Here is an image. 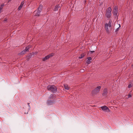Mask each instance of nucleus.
Listing matches in <instances>:
<instances>
[{
  "label": "nucleus",
  "instance_id": "obj_24",
  "mask_svg": "<svg viewBox=\"0 0 133 133\" xmlns=\"http://www.w3.org/2000/svg\"><path fill=\"white\" fill-rule=\"evenodd\" d=\"M132 86V85L131 84H129L128 86V88H131Z\"/></svg>",
  "mask_w": 133,
  "mask_h": 133
},
{
  "label": "nucleus",
  "instance_id": "obj_8",
  "mask_svg": "<svg viewBox=\"0 0 133 133\" xmlns=\"http://www.w3.org/2000/svg\"><path fill=\"white\" fill-rule=\"evenodd\" d=\"M108 24L106 23V24H105V28L108 34H109V30L108 28Z\"/></svg>",
  "mask_w": 133,
  "mask_h": 133
},
{
  "label": "nucleus",
  "instance_id": "obj_6",
  "mask_svg": "<svg viewBox=\"0 0 133 133\" xmlns=\"http://www.w3.org/2000/svg\"><path fill=\"white\" fill-rule=\"evenodd\" d=\"M118 12V7L117 6H115L114 8L113 14L115 15H117Z\"/></svg>",
  "mask_w": 133,
  "mask_h": 133
},
{
  "label": "nucleus",
  "instance_id": "obj_25",
  "mask_svg": "<svg viewBox=\"0 0 133 133\" xmlns=\"http://www.w3.org/2000/svg\"><path fill=\"white\" fill-rule=\"evenodd\" d=\"M131 94H129L128 95V97H131Z\"/></svg>",
  "mask_w": 133,
  "mask_h": 133
},
{
  "label": "nucleus",
  "instance_id": "obj_15",
  "mask_svg": "<svg viewBox=\"0 0 133 133\" xmlns=\"http://www.w3.org/2000/svg\"><path fill=\"white\" fill-rule=\"evenodd\" d=\"M64 86L65 89L67 90H69V87L67 84H64Z\"/></svg>",
  "mask_w": 133,
  "mask_h": 133
},
{
  "label": "nucleus",
  "instance_id": "obj_26",
  "mask_svg": "<svg viewBox=\"0 0 133 133\" xmlns=\"http://www.w3.org/2000/svg\"><path fill=\"white\" fill-rule=\"evenodd\" d=\"M84 71V70H80V72H83Z\"/></svg>",
  "mask_w": 133,
  "mask_h": 133
},
{
  "label": "nucleus",
  "instance_id": "obj_1",
  "mask_svg": "<svg viewBox=\"0 0 133 133\" xmlns=\"http://www.w3.org/2000/svg\"><path fill=\"white\" fill-rule=\"evenodd\" d=\"M111 11L112 9L110 7L108 8L106 10L105 16L107 18H110L111 15Z\"/></svg>",
  "mask_w": 133,
  "mask_h": 133
},
{
  "label": "nucleus",
  "instance_id": "obj_22",
  "mask_svg": "<svg viewBox=\"0 0 133 133\" xmlns=\"http://www.w3.org/2000/svg\"><path fill=\"white\" fill-rule=\"evenodd\" d=\"M53 96H54L52 94H51L50 95V96L49 97V98H53Z\"/></svg>",
  "mask_w": 133,
  "mask_h": 133
},
{
  "label": "nucleus",
  "instance_id": "obj_29",
  "mask_svg": "<svg viewBox=\"0 0 133 133\" xmlns=\"http://www.w3.org/2000/svg\"><path fill=\"white\" fill-rule=\"evenodd\" d=\"M29 103H28V105H29V106H29Z\"/></svg>",
  "mask_w": 133,
  "mask_h": 133
},
{
  "label": "nucleus",
  "instance_id": "obj_14",
  "mask_svg": "<svg viewBox=\"0 0 133 133\" xmlns=\"http://www.w3.org/2000/svg\"><path fill=\"white\" fill-rule=\"evenodd\" d=\"M31 47V46H28L25 47V49L24 50L25 52L28 51L29 49Z\"/></svg>",
  "mask_w": 133,
  "mask_h": 133
},
{
  "label": "nucleus",
  "instance_id": "obj_11",
  "mask_svg": "<svg viewBox=\"0 0 133 133\" xmlns=\"http://www.w3.org/2000/svg\"><path fill=\"white\" fill-rule=\"evenodd\" d=\"M107 89H104L103 92L102 94V95L103 96H105L107 95Z\"/></svg>",
  "mask_w": 133,
  "mask_h": 133
},
{
  "label": "nucleus",
  "instance_id": "obj_23",
  "mask_svg": "<svg viewBox=\"0 0 133 133\" xmlns=\"http://www.w3.org/2000/svg\"><path fill=\"white\" fill-rule=\"evenodd\" d=\"M119 27L118 28H117L115 30L116 32H117V31H118L119 30V28L120 27V25L119 24Z\"/></svg>",
  "mask_w": 133,
  "mask_h": 133
},
{
  "label": "nucleus",
  "instance_id": "obj_31",
  "mask_svg": "<svg viewBox=\"0 0 133 133\" xmlns=\"http://www.w3.org/2000/svg\"><path fill=\"white\" fill-rule=\"evenodd\" d=\"M11 0H9V1H11Z\"/></svg>",
  "mask_w": 133,
  "mask_h": 133
},
{
  "label": "nucleus",
  "instance_id": "obj_7",
  "mask_svg": "<svg viewBox=\"0 0 133 133\" xmlns=\"http://www.w3.org/2000/svg\"><path fill=\"white\" fill-rule=\"evenodd\" d=\"M86 63L88 64H89L90 63L92 60V58L90 57H88L87 58Z\"/></svg>",
  "mask_w": 133,
  "mask_h": 133
},
{
  "label": "nucleus",
  "instance_id": "obj_16",
  "mask_svg": "<svg viewBox=\"0 0 133 133\" xmlns=\"http://www.w3.org/2000/svg\"><path fill=\"white\" fill-rule=\"evenodd\" d=\"M53 103L52 101L50 100L48 101L47 102V104L49 105H52Z\"/></svg>",
  "mask_w": 133,
  "mask_h": 133
},
{
  "label": "nucleus",
  "instance_id": "obj_4",
  "mask_svg": "<svg viewBox=\"0 0 133 133\" xmlns=\"http://www.w3.org/2000/svg\"><path fill=\"white\" fill-rule=\"evenodd\" d=\"M54 55V54L52 53L50 54L47 56H46L45 57H43L42 58V60L43 61H45L47 59L51 57L52 56Z\"/></svg>",
  "mask_w": 133,
  "mask_h": 133
},
{
  "label": "nucleus",
  "instance_id": "obj_9",
  "mask_svg": "<svg viewBox=\"0 0 133 133\" xmlns=\"http://www.w3.org/2000/svg\"><path fill=\"white\" fill-rule=\"evenodd\" d=\"M42 8H43L42 5H40L39 6V7L38 8L37 11H39V12H41L42 10Z\"/></svg>",
  "mask_w": 133,
  "mask_h": 133
},
{
  "label": "nucleus",
  "instance_id": "obj_19",
  "mask_svg": "<svg viewBox=\"0 0 133 133\" xmlns=\"http://www.w3.org/2000/svg\"><path fill=\"white\" fill-rule=\"evenodd\" d=\"M108 26L109 27H111V21H109L108 24Z\"/></svg>",
  "mask_w": 133,
  "mask_h": 133
},
{
  "label": "nucleus",
  "instance_id": "obj_21",
  "mask_svg": "<svg viewBox=\"0 0 133 133\" xmlns=\"http://www.w3.org/2000/svg\"><path fill=\"white\" fill-rule=\"evenodd\" d=\"M4 5H1L0 6V12H1L2 10V9L3 6H4Z\"/></svg>",
  "mask_w": 133,
  "mask_h": 133
},
{
  "label": "nucleus",
  "instance_id": "obj_32",
  "mask_svg": "<svg viewBox=\"0 0 133 133\" xmlns=\"http://www.w3.org/2000/svg\"><path fill=\"white\" fill-rule=\"evenodd\" d=\"M132 66H133V64H132Z\"/></svg>",
  "mask_w": 133,
  "mask_h": 133
},
{
  "label": "nucleus",
  "instance_id": "obj_17",
  "mask_svg": "<svg viewBox=\"0 0 133 133\" xmlns=\"http://www.w3.org/2000/svg\"><path fill=\"white\" fill-rule=\"evenodd\" d=\"M40 12H39V11H37V12H36V13L35 14V16H39L40 15Z\"/></svg>",
  "mask_w": 133,
  "mask_h": 133
},
{
  "label": "nucleus",
  "instance_id": "obj_3",
  "mask_svg": "<svg viewBox=\"0 0 133 133\" xmlns=\"http://www.w3.org/2000/svg\"><path fill=\"white\" fill-rule=\"evenodd\" d=\"M101 88V87L99 86L96 87L95 89L93 90L92 91V94L93 95H96L99 92L100 89Z\"/></svg>",
  "mask_w": 133,
  "mask_h": 133
},
{
  "label": "nucleus",
  "instance_id": "obj_28",
  "mask_svg": "<svg viewBox=\"0 0 133 133\" xmlns=\"http://www.w3.org/2000/svg\"><path fill=\"white\" fill-rule=\"evenodd\" d=\"M95 52V51H90V52H91H91Z\"/></svg>",
  "mask_w": 133,
  "mask_h": 133
},
{
  "label": "nucleus",
  "instance_id": "obj_2",
  "mask_svg": "<svg viewBox=\"0 0 133 133\" xmlns=\"http://www.w3.org/2000/svg\"><path fill=\"white\" fill-rule=\"evenodd\" d=\"M48 90L50 91L53 93H55L56 92L57 88L56 86L54 85H49L47 87Z\"/></svg>",
  "mask_w": 133,
  "mask_h": 133
},
{
  "label": "nucleus",
  "instance_id": "obj_18",
  "mask_svg": "<svg viewBox=\"0 0 133 133\" xmlns=\"http://www.w3.org/2000/svg\"><path fill=\"white\" fill-rule=\"evenodd\" d=\"M84 53H83L81 54L80 56L78 57L79 59H81L83 58L84 56Z\"/></svg>",
  "mask_w": 133,
  "mask_h": 133
},
{
  "label": "nucleus",
  "instance_id": "obj_20",
  "mask_svg": "<svg viewBox=\"0 0 133 133\" xmlns=\"http://www.w3.org/2000/svg\"><path fill=\"white\" fill-rule=\"evenodd\" d=\"M25 50H23L22 51L20 54V55H21L22 54H25Z\"/></svg>",
  "mask_w": 133,
  "mask_h": 133
},
{
  "label": "nucleus",
  "instance_id": "obj_27",
  "mask_svg": "<svg viewBox=\"0 0 133 133\" xmlns=\"http://www.w3.org/2000/svg\"><path fill=\"white\" fill-rule=\"evenodd\" d=\"M7 20V19L6 18H5L4 19V21H6Z\"/></svg>",
  "mask_w": 133,
  "mask_h": 133
},
{
  "label": "nucleus",
  "instance_id": "obj_30",
  "mask_svg": "<svg viewBox=\"0 0 133 133\" xmlns=\"http://www.w3.org/2000/svg\"><path fill=\"white\" fill-rule=\"evenodd\" d=\"M36 12V11H34V12Z\"/></svg>",
  "mask_w": 133,
  "mask_h": 133
},
{
  "label": "nucleus",
  "instance_id": "obj_10",
  "mask_svg": "<svg viewBox=\"0 0 133 133\" xmlns=\"http://www.w3.org/2000/svg\"><path fill=\"white\" fill-rule=\"evenodd\" d=\"M42 8H43L42 5H40L39 6V7L38 8L37 11H39V12H41L42 10Z\"/></svg>",
  "mask_w": 133,
  "mask_h": 133
},
{
  "label": "nucleus",
  "instance_id": "obj_5",
  "mask_svg": "<svg viewBox=\"0 0 133 133\" xmlns=\"http://www.w3.org/2000/svg\"><path fill=\"white\" fill-rule=\"evenodd\" d=\"M101 108L102 110L105 112H110V110L107 106H102L101 107Z\"/></svg>",
  "mask_w": 133,
  "mask_h": 133
},
{
  "label": "nucleus",
  "instance_id": "obj_13",
  "mask_svg": "<svg viewBox=\"0 0 133 133\" xmlns=\"http://www.w3.org/2000/svg\"><path fill=\"white\" fill-rule=\"evenodd\" d=\"M24 4V2H21V4L20 5V6H19L18 8L19 10L21 9L22 8Z\"/></svg>",
  "mask_w": 133,
  "mask_h": 133
},
{
  "label": "nucleus",
  "instance_id": "obj_12",
  "mask_svg": "<svg viewBox=\"0 0 133 133\" xmlns=\"http://www.w3.org/2000/svg\"><path fill=\"white\" fill-rule=\"evenodd\" d=\"M60 6L59 5H56L55 8L54 9V11H56L58 10V9L59 8Z\"/></svg>",
  "mask_w": 133,
  "mask_h": 133
}]
</instances>
